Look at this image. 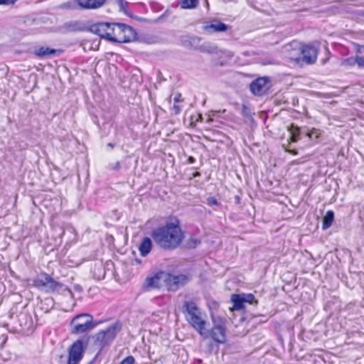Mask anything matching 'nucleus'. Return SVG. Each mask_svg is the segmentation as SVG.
Wrapping results in <instances>:
<instances>
[{"label":"nucleus","mask_w":364,"mask_h":364,"mask_svg":"<svg viewBox=\"0 0 364 364\" xmlns=\"http://www.w3.org/2000/svg\"><path fill=\"white\" fill-rule=\"evenodd\" d=\"M154 242L162 250L173 251L183 242L185 235L180 226V220L174 218L172 222L153 230L151 233Z\"/></svg>","instance_id":"nucleus-1"},{"label":"nucleus","mask_w":364,"mask_h":364,"mask_svg":"<svg viewBox=\"0 0 364 364\" xmlns=\"http://www.w3.org/2000/svg\"><path fill=\"white\" fill-rule=\"evenodd\" d=\"M33 286L48 294H63L68 292L73 296L72 290L63 283L56 281L50 274L42 272L33 279Z\"/></svg>","instance_id":"nucleus-2"},{"label":"nucleus","mask_w":364,"mask_h":364,"mask_svg":"<svg viewBox=\"0 0 364 364\" xmlns=\"http://www.w3.org/2000/svg\"><path fill=\"white\" fill-rule=\"evenodd\" d=\"M122 329V323L119 320L116 321L106 329L100 330L90 336V338H92L93 341V346H97L100 350L109 347Z\"/></svg>","instance_id":"nucleus-3"},{"label":"nucleus","mask_w":364,"mask_h":364,"mask_svg":"<svg viewBox=\"0 0 364 364\" xmlns=\"http://www.w3.org/2000/svg\"><path fill=\"white\" fill-rule=\"evenodd\" d=\"M100 321H95L93 316L88 313L75 315L70 321L71 334L80 335L95 328Z\"/></svg>","instance_id":"nucleus-4"},{"label":"nucleus","mask_w":364,"mask_h":364,"mask_svg":"<svg viewBox=\"0 0 364 364\" xmlns=\"http://www.w3.org/2000/svg\"><path fill=\"white\" fill-rule=\"evenodd\" d=\"M90 340V335L85 333L74 341L68 349V359H70L75 363L76 362L80 363L89 346Z\"/></svg>","instance_id":"nucleus-5"},{"label":"nucleus","mask_w":364,"mask_h":364,"mask_svg":"<svg viewBox=\"0 0 364 364\" xmlns=\"http://www.w3.org/2000/svg\"><path fill=\"white\" fill-rule=\"evenodd\" d=\"M272 82L269 76L258 77L249 85L250 91L255 96L264 97L272 92Z\"/></svg>","instance_id":"nucleus-6"},{"label":"nucleus","mask_w":364,"mask_h":364,"mask_svg":"<svg viewBox=\"0 0 364 364\" xmlns=\"http://www.w3.org/2000/svg\"><path fill=\"white\" fill-rule=\"evenodd\" d=\"M190 281L188 275L180 274L174 275L169 272L164 270V286L168 291L176 292L181 287L186 285Z\"/></svg>","instance_id":"nucleus-7"},{"label":"nucleus","mask_w":364,"mask_h":364,"mask_svg":"<svg viewBox=\"0 0 364 364\" xmlns=\"http://www.w3.org/2000/svg\"><path fill=\"white\" fill-rule=\"evenodd\" d=\"M114 23L115 22L99 21L91 25H88L87 31L97 35L101 38H104L109 42H117V38L112 36L111 33H107V31L112 26H114Z\"/></svg>","instance_id":"nucleus-8"},{"label":"nucleus","mask_w":364,"mask_h":364,"mask_svg":"<svg viewBox=\"0 0 364 364\" xmlns=\"http://www.w3.org/2000/svg\"><path fill=\"white\" fill-rule=\"evenodd\" d=\"M114 26L119 28V36L117 38V43H127L139 41V35L137 31L131 26L124 23L115 22Z\"/></svg>","instance_id":"nucleus-9"},{"label":"nucleus","mask_w":364,"mask_h":364,"mask_svg":"<svg viewBox=\"0 0 364 364\" xmlns=\"http://www.w3.org/2000/svg\"><path fill=\"white\" fill-rule=\"evenodd\" d=\"M87 24L82 21H69L59 26L56 31L61 34L87 31Z\"/></svg>","instance_id":"nucleus-10"},{"label":"nucleus","mask_w":364,"mask_h":364,"mask_svg":"<svg viewBox=\"0 0 364 364\" xmlns=\"http://www.w3.org/2000/svg\"><path fill=\"white\" fill-rule=\"evenodd\" d=\"M288 131L290 133L289 139L291 142H297L300 140H304L308 145L309 139V128L306 127H299V126L291 124L288 127Z\"/></svg>","instance_id":"nucleus-11"},{"label":"nucleus","mask_w":364,"mask_h":364,"mask_svg":"<svg viewBox=\"0 0 364 364\" xmlns=\"http://www.w3.org/2000/svg\"><path fill=\"white\" fill-rule=\"evenodd\" d=\"M288 131L290 133L289 139L291 142H297L300 140H304L308 145L309 139V128L306 127H299V126L291 124L288 127Z\"/></svg>","instance_id":"nucleus-12"},{"label":"nucleus","mask_w":364,"mask_h":364,"mask_svg":"<svg viewBox=\"0 0 364 364\" xmlns=\"http://www.w3.org/2000/svg\"><path fill=\"white\" fill-rule=\"evenodd\" d=\"M318 50L316 46L312 45H304L301 48V56L302 62L307 65L314 63L317 59Z\"/></svg>","instance_id":"nucleus-13"},{"label":"nucleus","mask_w":364,"mask_h":364,"mask_svg":"<svg viewBox=\"0 0 364 364\" xmlns=\"http://www.w3.org/2000/svg\"><path fill=\"white\" fill-rule=\"evenodd\" d=\"M64 51L62 49H55L47 46H41L35 48L33 53L40 58H46L53 56H59Z\"/></svg>","instance_id":"nucleus-14"},{"label":"nucleus","mask_w":364,"mask_h":364,"mask_svg":"<svg viewBox=\"0 0 364 364\" xmlns=\"http://www.w3.org/2000/svg\"><path fill=\"white\" fill-rule=\"evenodd\" d=\"M215 334L213 333V328L210 330L205 328V326L201 331L200 335L203 338H211L217 343H225L226 341V331L224 330L223 333H220L219 331H214Z\"/></svg>","instance_id":"nucleus-15"},{"label":"nucleus","mask_w":364,"mask_h":364,"mask_svg":"<svg viewBox=\"0 0 364 364\" xmlns=\"http://www.w3.org/2000/svg\"><path fill=\"white\" fill-rule=\"evenodd\" d=\"M119 9V11L120 12L124 13L127 16L129 17L130 18L134 19L139 22L143 23H150L151 20L149 18H146L144 17L138 16L133 14V12L129 9L128 7V2L125 0H117Z\"/></svg>","instance_id":"nucleus-16"},{"label":"nucleus","mask_w":364,"mask_h":364,"mask_svg":"<svg viewBox=\"0 0 364 364\" xmlns=\"http://www.w3.org/2000/svg\"><path fill=\"white\" fill-rule=\"evenodd\" d=\"M164 270H159L153 276L147 277L145 279V284L148 288L159 289L161 287V282H164Z\"/></svg>","instance_id":"nucleus-17"},{"label":"nucleus","mask_w":364,"mask_h":364,"mask_svg":"<svg viewBox=\"0 0 364 364\" xmlns=\"http://www.w3.org/2000/svg\"><path fill=\"white\" fill-rule=\"evenodd\" d=\"M201 38L196 36H183L181 37V45L189 50H198Z\"/></svg>","instance_id":"nucleus-18"},{"label":"nucleus","mask_w":364,"mask_h":364,"mask_svg":"<svg viewBox=\"0 0 364 364\" xmlns=\"http://www.w3.org/2000/svg\"><path fill=\"white\" fill-rule=\"evenodd\" d=\"M181 311L185 317H193L196 314H201L200 308L193 301H185L181 308Z\"/></svg>","instance_id":"nucleus-19"},{"label":"nucleus","mask_w":364,"mask_h":364,"mask_svg":"<svg viewBox=\"0 0 364 364\" xmlns=\"http://www.w3.org/2000/svg\"><path fill=\"white\" fill-rule=\"evenodd\" d=\"M186 321L199 334L206 325V321L201 318V314H196L193 317L186 316Z\"/></svg>","instance_id":"nucleus-20"},{"label":"nucleus","mask_w":364,"mask_h":364,"mask_svg":"<svg viewBox=\"0 0 364 364\" xmlns=\"http://www.w3.org/2000/svg\"><path fill=\"white\" fill-rule=\"evenodd\" d=\"M228 26L218 19H214L210 24L204 26V30L210 33L225 32L228 29Z\"/></svg>","instance_id":"nucleus-21"},{"label":"nucleus","mask_w":364,"mask_h":364,"mask_svg":"<svg viewBox=\"0 0 364 364\" xmlns=\"http://www.w3.org/2000/svg\"><path fill=\"white\" fill-rule=\"evenodd\" d=\"M301 339L307 343L316 342L322 336V333L318 331L303 330L299 334Z\"/></svg>","instance_id":"nucleus-22"},{"label":"nucleus","mask_w":364,"mask_h":364,"mask_svg":"<svg viewBox=\"0 0 364 364\" xmlns=\"http://www.w3.org/2000/svg\"><path fill=\"white\" fill-rule=\"evenodd\" d=\"M211 319L213 322V333L215 334L214 331H219L220 333H223L224 330L226 331V322L225 318L220 316H215L211 314Z\"/></svg>","instance_id":"nucleus-23"},{"label":"nucleus","mask_w":364,"mask_h":364,"mask_svg":"<svg viewBox=\"0 0 364 364\" xmlns=\"http://www.w3.org/2000/svg\"><path fill=\"white\" fill-rule=\"evenodd\" d=\"M153 248V242L149 237H144L139 246V251L141 257L147 256Z\"/></svg>","instance_id":"nucleus-24"},{"label":"nucleus","mask_w":364,"mask_h":364,"mask_svg":"<svg viewBox=\"0 0 364 364\" xmlns=\"http://www.w3.org/2000/svg\"><path fill=\"white\" fill-rule=\"evenodd\" d=\"M18 321L22 330H29L33 326V318L28 313H21L18 316Z\"/></svg>","instance_id":"nucleus-25"},{"label":"nucleus","mask_w":364,"mask_h":364,"mask_svg":"<svg viewBox=\"0 0 364 364\" xmlns=\"http://www.w3.org/2000/svg\"><path fill=\"white\" fill-rule=\"evenodd\" d=\"M107 0H80V9H95L101 7Z\"/></svg>","instance_id":"nucleus-26"},{"label":"nucleus","mask_w":364,"mask_h":364,"mask_svg":"<svg viewBox=\"0 0 364 364\" xmlns=\"http://www.w3.org/2000/svg\"><path fill=\"white\" fill-rule=\"evenodd\" d=\"M230 301L232 303L234 310L240 311L245 309V303L243 300V296H242L241 294H232Z\"/></svg>","instance_id":"nucleus-27"},{"label":"nucleus","mask_w":364,"mask_h":364,"mask_svg":"<svg viewBox=\"0 0 364 364\" xmlns=\"http://www.w3.org/2000/svg\"><path fill=\"white\" fill-rule=\"evenodd\" d=\"M198 50L203 53L218 54V48L210 42H205L199 46Z\"/></svg>","instance_id":"nucleus-28"},{"label":"nucleus","mask_w":364,"mask_h":364,"mask_svg":"<svg viewBox=\"0 0 364 364\" xmlns=\"http://www.w3.org/2000/svg\"><path fill=\"white\" fill-rule=\"evenodd\" d=\"M321 138V132L316 128H309V139L308 145L312 146L313 144L319 142Z\"/></svg>","instance_id":"nucleus-29"},{"label":"nucleus","mask_w":364,"mask_h":364,"mask_svg":"<svg viewBox=\"0 0 364 364\" xmlns=\"http://www.w3.org/2000/svg\"><path fill=\"white\" fill-rule=\"evenodd\" d=\"M334 212L331 210H329L326 212V215L322 219V229L323 230H327L332 225L334 221Z\"/></svg>","instance_id":"nucleus-30"},{"label":"nucleus","mask_w":364,"mask_h":364,"mask_svg":"<svg viewBox=\"0 0 364 364\" xmlns=\"http://www.w3.org/2000/svg\"><path fill=\"white\" fill-rule=\"evenodd\" d=\"M61 8L70 10L80 9V0H71L62 4Z\"/></svg>","instance_id":"nucleus-31"},{"label":"nucleus","mask_w":364,"mask_h":364,"mask_svg":"<svg viewBox=\"0 0 364 364\" xmlns=\"http://www.w3.org/2000/svg\"><path fill=\"white\" fill-rule=\"evenodd\" d=\"M241 295L243 296V300L245 304H248L253 306H257L258 304V301L256 299L253 294L241 293Z\"/></svg>","instance_id":"nucleus-32"},{"label":"nucleus","mask_w":364,"mask_h":364,"mask_svg":"<svg viewBox=\"0 0 364 364\" xmlns=\"http://www.w3.org/2000/svg\"><path fill=\"white\" fill-rule=\"evenodd\" d=\"M201 241L200 239L196 238L195 237H191L188 238L186 242V247L189 250L196 248L199 245H200Z\"/></svg>","instance_id":"nucleus-33"},{"label":"nucleus","mask_w":364,"mask_h":364,"mask_svg":"<svg viewBox=\"0 0 364 364\" xmlns=\"http://www.w3.org/2000/svg\"><path fill=\"white\" fill-rule=\"evenodd\" d=\"M198 5V0H183L181 4V9H195Z\"/></svg>","instance_id":"nucleus-34"},{"label":"nucleus","mask_w":364,"mask_h":364,"mask_svg":"<svg viewBox=\"0 0 364 364\" xmlns=\"http://www.w3.org/2000/svg\"><path fill=\"white\" fill-rule=\"evenodd\" d=\"M171 14V11L169 8L166 9V11L161 14L160 15L158 18H156V19L154 20H151V22L150 23H161V22H164V20H165V18H166L167 16H168L170 14Z\"/></svg>","instance_id":"nucleus-35"},{"label":"nucleus","mask_w":364,"mask_h":364,"mask_svg":"<svg viewBox=\"0 0 364 364\" xmlns=\"http://www.w3.org/2000/svg\"><path fill=\"white\" fill-rule=\"evenodd\" d=\"M149 6L151 11L156 13L159 12L164 9V6L157 1H151L149 2Z\"/></svg>","instance_id":"nucleus-36"},{"label":"nucleus","mask_w":364,"mask_h":364,"mask_svg":"<svg viewBox=\"0 0 364 364\" xmlns=\"http://www.w3.org/2000/svg\"><path fill=\"white\" fill-rule=\"evenodd\" d=\"M252 319L255 323H262L268 321V318L263 314L253 315Z\"/></svg>","instance_id":"nucleus-37"},{"label":"nucleus","mask_w":364,"mask_h":364,"mask_svg":"<svg viewBox=\"0 0 364 364\" xmlns=\"http://www.w3.org/2000/svg\"><path fill=\"white\" fill-rule=\"evenodd\" d=\"M341 65L343 66H350V67L354 66L355 65H356L355 56H354V57L351 56L350 58L343 59L341 62Z\"/></svg>","instance_id":"nucleus-38"},{"label":"nucleus","mask_w":364,"mask_h":364,"mask_svg":"<svg viewBox=\"0 0 364 364\" xmlns=\"http://www.w3.org/2000/svg\"><path fill=\"white\" fill-rule=\"evenodd\" d=\"M206 203L209 206L216 205L221 206L222 204L217 200L215 197L210 196L206 199Z\"/></svg>","instance_id":"nucleus-39"},{"label":"nucleus","mask_w":364,"mask_h":364,"mask_svg":"<svg viewBox=\"0 0 364 364\" xmlns=\"http://www.w3.org/2000/svg\"><path fill=\"white\" fill-rule=\"evenodd\" d=\"M355 63L358 68L364 69V56L356 55Z\"/></svg>","instance_id":"nucleus-40"},{"label":"nucleus","mask_w":364,"mask_h":364,"mask_svg":"<svg viewBox=\"0 0 364 364\" xmlns=\"http://www.w3.org/2000/svg\"><path fill=\"white\" fill-rule=\"evenodd\" d=\"M135 359L132 355H129L124 358L119 364H134Z\"/></svg>","instance_id":"nucleus-41"},{"label":"nucleus","mask_w":364,"mask_h":364,"mask_svg":"<svg viewBox=\"0 0 364 364\" xmlns=\"http://www.w3.org/2000/svg\"><path fill=\"white\" fill-rule=\"evenodd\" d=\"M242 114L243 117H247V118L251 117L252 114H251L250 109L249 107H247V106L243 105L242 108Z\"/></svg>","instance_id":"nucleus-42"},{"label":"nucleus","mask_w":364,"mask_h":364,"mask_svg":"<svg viewBox=\"0 0 364 364\" xmlns=\"http://www.w3.org/2000/svg\"><path fill=\"white\" fill-rule=\"evenodd\" d=\"M171 110L175 114H178L181 111V107L176 102H174Z\"/></svg>","instance_id":"nucleus-43"},{"label":"nucleus","mask_w":364,"mask_h":364,"mask_svg":"<svg viewBox=\"0 0 364 364\" xmlns=\"http://www.w3.org/2000/svg\"><path fill=\"white\" fill-rule=\"evenodd\" d=\"M7 341V336L5 335H1L0 336V350H2L4 347L5 343Z\"/></svg>","instance_id":"nucleus-44"},{"label":"nucleus","mask_w":364,"mask_h":364,"mask_svg":"<svg viewBox=\"0 0 364 364\" xmlns=\"http://www.w3.org/2000/svg\"><path fill=\"white\" fill-rule=\"evenodd\" d=\"M73 290L76 292L82 294L83 292L82 287L79 284H75L73 285Z\"/></svg>","instance_id":"nucleus-45"},{"label":"nucleus","mask_w":364,"mask_h":364,"mask_svg":"<svg viewBox=\"0 0 364 364\" xmlns=\"http://www.w3.org/2000/svg\"><path fill=\"white\" fill-rule=\"evenodd\" d=\"M208 348H209V350L210 351H213L214 349H215V351L217 352L218 350V349H219V346L217 344V343H211L209 345Z\"/></svg>","instance_id":"nucleus-46"},{"label":"nucleus","mask_w":364,"mask_h":364,"mask_svg":"<svg viewBox=\"0 0 364 364\" xmlns=\"http://www.w3.org/2000/svg\"><path fill=\"white\" fill-rule=\"evenodd\" d=\"M234 201L236 205H241V203H242V198L239 195H236L234 197Z\"/></svg>","instance_id":"nucleus-47"},{"label":"nucleus","mask_w":364,"mask_h":364,"mask_svg":"<svg viewBox=\"0 0 364 364\" xmlns=\"http://www.w3.org/2000/svg\"><path fill=\"white\" fill-rule=\"evenodd\" d=\"M103 350H100L99 349L98 352L95 354V355L94 356V358L91 360V361L95 363L97 360L98 359V358L100 357V354L102 353Z\"/></svg>","instance_id":"nucleus-48"},{"label":"nucleus","mask_w":364,"mask_h":364,"mask_svg":"<svg viewBox=\"0 0 364 364\" xmlns=\"http://www.w3.org/2000/svg\"><path fill=\"white\" fill-rule=\"evenodd\" d=\"M103 350H100L99 349L98 352L95 354V355L94 356V358L91 360V361L95 363L97 360L98 359V358L100 357V354L102 353Z\"/></svg>","instance_id":"nucleus-49"},{"label":"nucleus","mask_w":364,"mask_h":364,"mask_svg":"<svg viewBox=\"0 0 364 364\" xmlns=\"http://www.w3.org/2000/svg\"><path fill=\"white\" fill-rule=\"evenodd\" d=\"M103 350H100L99 349L98 352L95 354V355L94 356V358L91 360V361L95 363L97 360L98 359V358L100 357V354L102 353Z\"/></svg>","instance_id":"nucleus-50"},{"label":"nucleus","mask_w":364,"mask_h":364,"mask_svg":"<svg viewBox=\"0 0 364 364\" xmlns=\"http://www.w3.org/2000/svg\"><path fill=\"white\" fill-rule=\"evenodd\" d=\"M103 350H100L99 349L98 352L95 354V355L94 356V358L91 360V361L95 363L97 360L98 359V358L100 357V354L102 353Z\"/></svg>","instance_id":"nucleus-51"},{"label":"nucleus","mask_w":364,"mask_h":364,"mask_svg":"<svg viewBox=\"0 0 364 364\" xmlns=\"http://www.w3.org/2000/svg\"><path fill=\"white\" fill-rule=\"evenodd\" d=\"M103 350H100L99 349L98 352L95 354V355L94 356V358L91 360V361L95 363L97 360L98 359V358L100 357V354L102 353Z\"/></svg>","instance_id":"nucleus-52"},{"label":"nucleus","mask_w":364,"mask_h":364,"mask_svg":"<svg viewBox=\"0 0 364 364\" xmlns=\"http://www.w3.org/2000/svg\"><path fill=\"white\" fill-rule=\"evenodd\" d=\"M92 120L98 127H100V122H99V119H98L97 116L93 115L92 117Z\"/></svg>","instance_id":"nucleus-53"},{"label":"nucleus","mask_w":364,"mask_h":364,"mask_svg":"<svg viewBox=\"0 0 364 364\" xmlns=\"http://www.w3.org/2000/svg\"><path fill=\"white\" fill-rule=\"evenodd\" d=\"M181 94L176 95L174 98H173L174 102H176V103L180 102H181Z\"/></svg>","instance_id":"nucleus-54"},{"label":"nucleus","mask_w":364,"mask_h":364,"mask_svg":"<svg viewBox=\"0 0 364 364\" xmlns=\"http://www.w3.org/2000/svg\"><path fill=\"white\" fill-rule=\"evenodd\" d=\"M120 167H121L120 163H119V161H117L113 166L112 169L117 171L120 168Z\"/></svg>","instance_id":"nucleus-55"},{"label":"nucleus","mask_w":364,"mask_h":364,"mask_svg":"<svg viewBox=\"0 0 364 364\" xmlns=\"http://www.w3.org/2000/svg\"><path fill=\"white\" fill-rule=\"evenodd\" d=\"M188 164H193L196 162V159L193 156H189L188 159Z\"/></svg>","instance_id":"nucleus-56"},{"label":"nucleus","mask_w":364,"mask_h":364,"mask_svg":"<svg viewBox=\"0 0 364 364\" xmlns=\"http://www.w3.org/2000/svg\"><path fill=\"white\" fill-rule=\"evenodd\" d=\"M200 173L198 172V171H196L194 172L193 174H192V178H198V177H200Z\"/></svg>","instance_id":"nucleus-57"},{"label":"nucleus","mask_w":364,"mask_h":364,"mask_svg":"<svg viewBox=\"0 0 364 364\" xmlns=\"http://www.w3.org/2000/svg\"><path fill=\"white\" fill-rule=\"evenodd\" d=\"M107 33H112V35H114V36L116 37V35L114 33V26H112L108 31H107Z\"/></svg>","instance_id":"nucleus-58"},{"label":"nucleus","mask_w":364,"mask_h":364,"mask_svg":"<svg viewBox=\"0 0 364 364\" xmlns=\"http://www.w3.org/2000/svg\"><path fill=\"white\" fill-rule=\"evenodd\" d=\"M357 46H358V48H357L358 53H361L363 50H364V46H360V45H357Z\"/></svg>","instance_id":"nucleus-59"},{"label":"nucleus","mask_w":364,"mask_h":364,"mask_svg":"<svg viewBox=\"0 0 364 364\" xmlns=\"http://www.w3.org/2000/svg\"><path fill=\"white\" fill-rule=\"evenodd\" d=\"M357 14L360 17H364V10H358Z\"/></svg>","instance_id":"nucleus-60"},{"label":"nucleus","mask_w":364,"mask_h":364,"mask_svg":"<svg viewBox=\"0 0 364 364\" xmlns=\"http://www.w3.org/2000/svg\"><path fill=\"white\" fill-rule=\"evenodd\" d=\"M202 360L201 359H195L193 362V364H202Z\"/></svg>","instance_id":"nucleus-61"},{"label":"nucleus","mask_w":364,"mask_h":364,"mask_svg":"<svg viewBox=\"0 0 364 364\" xmlns=\"http://www.w3.org/2000/svg\"><path fill=\"white\" fill-rule=\"evenodd\" d=\"M108 147H110L111 149H114V146H116V144L115 143H112V142H109L107 144V145Z\"/></svg>","instance_id":"nucleus-62"},{"label":"nucleus","mask_w":364,"mask_h":364,"mask_svg":"<svg viewBox=\"0 0 364 364\" xmlns=\"http://www.w3.org/2000/svg\"><path fill=\"white\" fill-rule=\"evenodd\" d=\"M293 341H294V339L291 338L290 342H289V350H291L292 345H293V343H292Z\"/></svg>","instance_id":"nucleus-63"},{"label":"nucleus","mask_w":364,"mask_h":364,"mask_svg":"<svg viewBox=\"0 0 364 364\" xmlns=\"http://www.w3.org/2000/svg\"><path fill=\"white\" fill-rule=\"evenodd\" d=\"M67 364H79V363H76V362L75 363L74 361H72L71 360L68 359Z\"/></svg>","instance_id":"nucleus-64"}]
</instances>
